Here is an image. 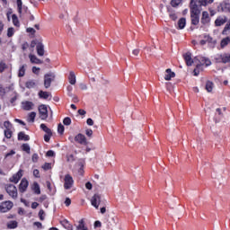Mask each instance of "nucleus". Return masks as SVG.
Masks as SVG:
<instances>
[{
	"mask_svg": "<svg viewBox=\"0 0 230 230\" xmlns=\"http://www.w3.org/2000/svg\"><path fill=\"white\" fill-rule=\"evenodd\" d=\"M214 60L217 64H230V53L224 52L217 54Z\"/></svg>",
	"mask_w": 230,
	"mask_h": 230,
	"instance_id": "nucleus-1",
	"label": "nucleus"
},
{
	"mask_svg": "<svg viewBox=\"0 0 230 230\" xmlns=\"http://www.w3.org/2000/svg\"><path fill=\"white\" fill-rule=\"evenodd\" d=\"M4 190L9 195V197L13 198V200H16L17 197H19V194L17 192V187L12 183H7L4 185Z\"/></svg>",
	"mask_w": 230,
	"mask_h": 230,
	"instance_id": "nucleus-2",
	"label": "nucleus"
},
{
	"mask_svg": "<svg viewBox=\"0 0 230 230\" xmlns=\"http://www.w3.org/2000/svg\"><path fill=\"white\" fill-rule=\"evenodd\" d=\"M190 21L193 26L200 22V9H190Z\"/></svg>",
	"mask_w": 230,
	"mask_h": 230,
	"instance_id": "nucleus-3",
	"label": "nucleus"
},
{
	"mask_svg": "<svg viewBox=\"0 0 230 230\" xmlns=\"http://www.w3.org/2000/svg\"><path fill=\"white\" fill-rule=\"evenodd\" d=\"M13 208V202L7 200L0 204V213H8Z\"/></svg>",
	"mask_w": 230,
	"mask_h": 230,
	"instance_id": "nucleus-4",
	"label": "nucleus"
},
{
	"mask_svg": "<svg viewBox=\"0 0 230 230\" xmlns=\"http://www.w3.org/2000/svg\"><path fill=\"white\" fill-rule=\"evenodd\" d=\"M64 181L65 190H71L73 188V184H75V180H73V176H71V174H66Z\"/></svg>",
	"mask_w": 230,
	"mask_h": 230,
	"instance_id": "nucleus-5",
	"label": "nucleus"
},
{
	"mask_svg": "<svg viewBox=\"0 0 230 230\" xmlns=\"http://www.w3.org/2000/svg\"><path fill=\"white\" fill-rule=\"evenodd\" d=\"M198 60V64L201 66L204 67V66H206V67H208V66H211V60H209V58H204V57H196L194 58V61L197 62Z\"/></svg>",
	"mask_w": 230,
	"mask_h": 230,
	"instance_id": "nucleus-6",
	"label": "nucleus"
},
{
	"mask_svg": "<svg viewBox=\"0 0 230 230\" xmlns=\"http://www.w3.org/2000/svg\"><path fill=\"white\" fill-rule=\"evenodd\" d=\"M55 80V75L53 74H46L44 75V86L46 89H49L51 87V82Z\"/></svg>",
	"mask_w": 230,
	"mask_h": 230,
	"instance_id": "nucleus-7",
	"label": "nucleus"
},
{
	"mask_svg": "<svg viewBox=\"0 0 230 230\" xmlns=\"http://www.w3.org/2000/svg\"><path fill=\"white\" fill-rule=\"evenodd\" d=\"M204 0H190V10H199V6H208V4H203Z\"/></svg>",
	"mask_w": 230,
	"mask_h": 230,
	"instance_id": "nucleus-8",
	"label": "nucleus"
},
{
	"mask_svg": "<svg viewBox=\"0 0 230 230\" xmlns=\"http://www.w3.org/2000/svg\"><path fill=\"white\" fill-rule=\"evenodd\" d=\"M75 143H78L79 145H84V146H87V145L89 144L87 142V138L85 137V135L84 134H77L75 137Z\"/></svg>",
	"mask_w": 230,
	"mask_h": 230,
	"instance_id": "nucleus-9",
	"label": "nucleus"
},
{
	"mask_svg": "<svg viewBox=\"0 0 230 230\" xmlns=\"http://www.w3.org/2000/svg\"><path fill=\"white\" fill-rule=\"evenodd\" d=\"M101 202H102V196H100V194H94L92 197L91 204H92V206H93V208L95 209H98V208H100V203Z\"/></svg>",
	"mask_w": 230,
	"mask_h": 230,
	"instance_id": "nucleus-10",
	"label": "nucleus"
},
{
	"mask_svg": "<svg viewBox=\"0 0 230 230\" xmlns=\"http://www.w3.org/2000/svg\"><path fill=\"white\" fill-rule=\"evenodd\" d=\"M200 22H201V24H203V26H208V24H209V22H211V17H209V13H208V11L202 12Z\"/></svg>",
	"mask_w": 230,
	"mask_h": 230,
	"instance_id": "nucleus-11",
	"label": "nucleus"
},
{
	"mask_svg": "<svg viewBox=\"0 0 230 230\" xmlns=\"http://www.w3.org/2000/svg\"><path fill=\"white\" fill-rule=\"evenodd\" d=\"M40 119H48V107L44 104L39 106Z\"/></svg>",
	"mask_w": 230,
	"mask_h": 230,
	"instance_id": "nucleus-12",
	"label": "nucleus"
},
{
	"mask_svg": "<svg viewBox=\"0 0 230 230\" xmlns=\"http://www.w3.org/2000/svg\"><path fill=\"white\" fill-rule=\"evenodd\" d=\"M227 22V16L226 15H219L217 17V19L214 22V24L216 27L224 26Z\"/></svg>",
	"mask_w": 230,
	"mask_h": 230,
	"instance_id": "nucleus-13",
	"label": "nucleus"
},
{
	"mask_svg": "<svg viewBox=\"0 0 230 230\" xmlns=\"http://www.w3.org/2000/svg\"><path fill=\"white\" fill-rule=\"evenodd\" d=\"M28 186H30V182L26 178H23L19 184L20 193H25L26 190H28Z\"/></svg>",
	"mask_w": 230,
	"mask_h": 230,
	"instance_id": "nucleus-14",
	"label": "nucleus"
},
{
	"mask_svg": "<svg viewBox=\"0 0 230 230\" xmlns=\"http://www.w3.org/2000/svg\"><path fill=\"white\" fill-rule=\"evenodd\" d=\"M22 179V170H20L15 174H13L10 179V182H13L14 184H17L19 182V180Z\"/></svg>",
	"mask_w": 230,
	"mask_h": 230,
	"instance_id": "nucleus-15",
	"label": "nucleus"
},
{
	"mask_svg": "<svg viewBox=\"0 0 230 230\" xmlns=\"http://www.w3.org/2000/svg\"><path fill=\"white\" fill-rule=\"evenodd\" d=\"M35 104L30 101H25L22 102V108L23 111H32Z\"/></svg>",
	"mask_w": 230,
	"mask_h": 230,
	"instance_id": "nucleus-16",
	"label": "nucleus"
},
{
	"mask_svg": "<svg viewBox=\"0 0 230 230\" xmlns=\"http://www.w3.org/2000/svg\"><path fill=\"white\" fill-rule=\"evenodd\" d=\"M183 58L185 60L186 66H193V58H191V53L187 52L183 55Z\"/></svg>",
	"mask_w": 230,
	"mask_h": 230,
	"instance_id": "nucleus-17",
	"label": "nucleus"
},
{
	"mask_svg": "<svg viewBox=\"0 0 230 230\" xmlns=\"http://www.w3.org/2000/svg\"><path fill=\"white\" fill-rule=\"evenodd\" d=\"M172 78H175V74L174 72H172L171 68H167L165 70V75H164V80L170 81Z\"/></svg>",
	"mask_w": 230,
	"mask_h": 230,
	"instance_id": "nucleus-18",
	"label": "nucleus"
},
{
	"mask_svg": "<svg viewBox=\"0 0 230 230\" xmlns=\"http://www.w3.org/2000/svg\"><path fill=\"white\" fill-rule=\"evenodd\" d=\"M36 51L39 57H44V44H42V42H38Z\"/></svg>",
	"mask_w": 230,
	"mask_h": 230,
	"instance_id": "nucleus-19",
	"label": "nucleus"
},
{
	"mask_svg": "<svg viewBox=\"0 0 230 230\" xmlns=\"http://www.w3.org/2000/svg\"><path fill=\"white\" fill-rule=\"evenodd\" d=\"M18 141H30V137L24 131H21L18 133Z\"/></svg>",
	"mask_w": 230,
	"mask_h": 230,
	"instance_id": "nucleus-20",
	"label": "nucleus"
},
{
	"mask_svg": "<svg viewBox=\"0 0 230 230\" xmlns=\"http://www.w3.org/2000/svg\"><path fill=\"white\" fill-rule=\"evenodd\" d=\"M6 227L7 229H17V227H19V223L15 220L9 221L6 224Z\"/></svg>",
	"mask_w": 230,
	"mask_h": 230,
	"instance_id": "nucleus-21",
	"label": "nucleus"
},
{
	"mask_svg": "<svg viewBox=\"0 0 230 230\" xmlns=\"http://www.w3.org/2000/svg\"><path fill=\"white\" fill-rule=\"evenodd\" d=\"M60 224L65 227V229L73 230V225H71L67 219H63L60 221Z\"/></svg>",
	"mask_w": 230,
	"mask_h": 230,
	"instance_id": "nucleus-22",
	"label": "nucleus"
},
{
	"mask_svg": "<svg viewBox=\"0 0 230 230\" xmlns=\"http://www.w3.org/2000/svg\"><path fill=\"white\" fill-rule=\"evenodd\" d=\"M29 58L30 61L31 62V64H42V60H40L39 58H37V56L35 55H29Z\"/></svg>",
	"mask_w": 230,
	"mask_h": 230,
	"instance_id": "nucleus-23",
	"label": "nucleus"
},
{
	"mask_svg": "<svg viewBox=\"0 0 230 230\" xmlns=\"http://www.w3.org/2000/svg\"><path fill=\"white\" fill-rule=\"evenodd\" d=\"M68 81L71 85H75V84H76V75H75V72L71 71L69 73Z\"/></svg>",
	"mask_w": 230,
	"mask_h": 230,
	"instance_id": "nucleus-24",
	"label": "nucleus"
},
{
	"mask_svg": "<svg viewBox=\"0 0 230 230\" xmlns=\"http://www.w3.org/2000/svg\"><path fill=\"white\" fill-rule=\"evenodd\" d=\"M204 39L205 40H201L199 41L200 46H206L207 42H209V43L213 42V38H211V36L209 35H205Z\"/></svg>",
	"mask_w": 230,
	"mask_h": 230,
	"instance_id": "nucleus-25",
	"label": "nucleus"
},
{
	"mask_svg": "<svg viewBox=\"0 0 230 230\" xmlns=\"http://www.w3.org/2000/svg\"><path fill=\"white\" fill-rule=\"evenodd\" d=\"M220 7L222 12H228L230 13V3L223 2L220 4Z\"/></svg>",
	"mask_w": 230,
	"mask_h": 230,
	"instance_id": "nucleus-26",
	"label": "nucleus"
},
{
	"mask_svg": "<svg viewBox=\"0 0 230 230\" xmlns=\"http://www.w3.org/2000/svg\"><path fill=\"white\" fill-rule=\"evenodd\" d=\"M31 190L35 193V195H40V186L37 181H34Z\"/></svg>",
	"mask_w": 230,
	"mask_h": 230,
	"instance_id": "nucleus-27",
	"label": "nucleus"
},
{
	"mask_svg": "<svg viewBox=\"0 0 230 230\" xmlns=\"http://www.w3.org/2000/svg\"><path fill=\"white\" fill-rule=\"evenodd\" d=\"M200 71H204V66H202V65H196V67L194 68V76H199V75H200Z\"/></svg>",
	"mask_w": 230,
	"mask_h": 230,
	"instance_id": "nucleus-28",
	"label": "nucleus"
},
{
	"mask_svg": "<svg viewBox=\"0 0 230 230\" xmlns=\"http://www.w3.org/2000/svg\"><path fill=\"white\" fill-rule=\"evenodd\" d=\"M186 28V18H181L178 21V30H184Z\"/></svg>",
	"mask_w": 230,
	"mask_h": 230,
	"instance_id": "nucleus-29",
	"label": "nucleus"
},
{
	"mask_svg": "<svg viewBox=\"0 0 230 230\" xmlns=\"http://www.w3.org/2000/svg\"><path fill=\"white\" fill-rule=\"evenodd\" d=\"M12 21H13V26H15L16 28H19L21 26V22H19V18L17 17V14L12 15Z\"/></svg>",
	"mask_w": 230,
	"mask_h": 230,
	"instance_id": "nucleus-30",
	"label": "nucleus"
},
{
	"mask_svg": "<svg viewBox=\"0 0 230 230\" xmlns=\"http://www.w3.org/2000/svg\"><path fill=\"white\" fill-rule=\"evenodd\" d=\"M230 43V36H227L226 38H224L221 42H220V47L222 49L226 48V46H227V44Z\"/></svg>",
	"mask_w": 230,
	"mask_h": 230,
	"instance_id": "nucleus-31",
	"label": "nucleus"
},
{
	"mask_svg": "<svg viewBox=\"0 0 230 230\" xmlns=\"http://www.w3.org/2000/svg\"><path fill=\"white\" fill-rule=\"evenodd\" d=\"M39 96L43 100H48V98L50 96V93L49 92L40 91Z\"/></svg>",
	"mask_w": 230,
	"mask_h": 230,
	"instance_id": "nucleus-32",
	"label": "nucleus"
},
{
	"mask_svg": "<svg viewBox=\"0 0 230 230\" xmlns=\"http://www.w3.org/2000/svg\"><path fill=\"white\" fill-rule=\"evenodd\" d=\"M26 66L22 65L20 69H19V73H18V76L19 78H22V76H24V75H26Z\"/></svg>",
	"mask_w": 230,
	"mask_h": 230,
	"instance_id": "nucleus-33",
	"label": "nucleus"
},
{
	"mask_svg": "<svg viewBox=\"0 0 230 230\" xmlns=\"http://www.w3.org/2000/svg\"><path fill=\"white\" fill-rule=\"evenodd\" d=\"M22 152H26V154H31V148L29 144H22Z\"/></svg>",
	"mask_w": 230,
	"mask_h": 230,
	"instance_id": "nucleus-34",
	"label": "nucleus"
},
{
	"mask_svg": "<svg viewBox=\"0 0 230 230\" xmlns=\"http://www.w3.org/2000/svg\"><path fill=\"white\" fill-rule=\"evenodd\" d=\"M40 128L41 130H43V132H45L46 134H53V132H51V129L49 128H48V126H46V124L42 123L40 124Z\"/></svg>",
	"mask_w": 230,
	"mask_h": 230,
	"instance_id": "nucleus-35",
	"label": "nucleus"
},
{
	"mask_svg": "<svg viewBox=\"0 0 230 230\" xmlns=\"http://www.w3.org/2000/svg\"><path fill=\"white\" fill-rule=\"evenodd\" d=\"M170 4L172 8H177V6L182 4V0H171Z\"/></svg>",
	"mask_w": 230,
	"mask_h": 230,
	"instance_id": "nucleus-36",
	"label": "nucleus"
},
{
	"mask_svg": "<svg viewBox=\"0 0 230 230\" xmlns=\"http://www.w3.org/2000/svg\"><path fill=\"white\" fill-rule=\"evenodd\" d=\"M37 117V113L35 111H31L29 114L28 121L30 123H33L35 121V118Z\"/></svg>",
	"mask_w": 230,
	"mask_h": 230,
	"instance_id": "nucleus-37",
	"label": "nucleus"
},
{
	"mask_svg": "<svg viewBox=\"0 0 230 230\" xmlns=\"http://www.w3.org/2000/svg\"><path fill=\"white\" fill-rule=\"evenodd\" d=\"M206 90L208 91V93H211L213 91V82L208 81L206 83Z\"/></svg>",
	"mask_w": 230,
	"mask_h": 230,
	"instance_id": "nucleus-38",
	"label": "nucleus"
},
{
	"mask_svg": "<svg viewBox=\"0 0 230 230\" xmlns=\"http://www.w3.org/2000/svg\"><path fill=\"white\" fill-rule=\"evenodd\" d=\"M17 6H18V13L22 15V0H17Z\"/></svg>",
	"mask_w": 230,
	"mask_h": 230,
	"instance_id": "nucleus-39",
	"label": "nucleus"
},
{
	"mask_svg": "<svg viewBox=\"0 0 230 230\" xmlns=\"http://www.w3.org/2000/svg\"><path fill=\"white\" fill-rule=\"evenodd\" d=\"M230 30V19L223 29L222 35H227V31Z\"/></svg>",
	"mask_w": 230,
	"mask_h": 230,
	"instance_id": "nucleus-40",
	"label": "nucleus"
},
{
	"mask_svg": "<svg viewBox=\"0 0 230 230\" xmlns=\"http://www.w3.org/2000/svg\"><path fill=\"white\" fill-rule=\"evenodd\" d=\"M5 69H8V66L4 61H0V73H4Z\"/></svg>",
	"mask_w": 230,
	"mask_h": 230,
	"instance_id": "nucleus-41",
	"label": "nucleus"
},
{
	"mask_svg": "<svg viewBox=\"0 0 230 230\" xmlns=\"http://www.w3.org/2000/svg\"><path fill=\"white\" fill-rule=\"evenodd\" d=\"M25 87H27V89H33V87H35V82L33 80L27 81Z\"/></svg>",
	"mask_w": 230,
	"mask_h": 230,
	"instance_id": "nucleus-42",
	"label": "nucleus"
},
{
	"mask_svg": "<svg viewBox=\"0 0 230 230\" xmlns=\"http://www.w3.org/2000/svg\"><path fill=\"white\" fill-rule=\"evenodd\" d=\"M4 136L7 139H12V136H13L12 129L10 128L4 129Z\"/></svg>",
	"mask_w": 230,
	"mask_h": 230,
	"instance_id": "nucleus-43",
	"label": "nucleus"
},
{
	"mask_svg": "<svg viewBox=\"0 0 230 230\" xmlns=\"http://www.w3.org/2000/svg\"><path fill=\"white\" fill-rule=\"evenodd\" d=\"M169 17L171 21H177V13L175 12H171Z\"/></svg>",
	"mask_w": 230,
	"mask_h": 230,
	"instance_id": "nucleus-44",
	"label": "nucleus"
},
{
	"mask_svg": "<svg viewBox=\"0 0 230 230\" xmlns=\"http://www.w3.org/2000/svg\"><path fill=\"white\" fill-rule=\"evenodd\" d=\"M42 169L45 170V172H48V170H51V164L49 163H45L42 165Z\"/></svg>",
	"mask_w": 230,
	"mask_h": 230,
	"instance_id": "nucleus-45",
	"label": "nucleus"
},
{
	"mask_svg": "<svg viewBox=\"0 0 230 230\" xmlns=\"http://www.w3.org/2000/svg\"><path fill=\"white\" fill-rule=\"evenodd\" d=\"M64 130H65L64 125L58 124V134H61V135L64 134Z\"/></svg>",
	"mask_w": 230,
	"mask_h": 230,
	"instance_id": "nucleus-46",
	"label": "nucleus"
},
{
	"mask_svg": "<svg viewBox=\"0 0 230 230\" xmlns=\"http://www.w3.org/2000/svg\"><path fill=\"white\" fill-rule=\"evenodd\" d=\"M51 136H53V133L45 134V135H44V141H45L46 143H49V139H51Z\"/></svg>",
	"mask_w": 230,
	"mask_h": 230,
	"instance_id": "nucleus-47",
	"label": "nucleus"
},
{
	"mask_svg": "<svg viewBox=\"0 0 230 230\" xmlns=\"http://www.w3.org/2000/svg\"><path fill=\"white\" fill-rule=\"evenodd\" d=\"M63 124H64V125H66V126L71 125V118H69V117L65 118V119H63Z\"/></svg>",
	"mask_w": 230,
	"mask_h": 230,
	"instance_id": "nucleus-48",
	"label": "nucleus"
},
{
	"mask_svg": "<svg viewBox=\"0 0 230 230\" xmlns=\"http://www.w3.org/2000/svg\"><path fill=\"white\" fill-rule=\"evenodd\" d=\"M32 163H38L39 161V155L37 153H34L31 157Z\"/></svg>",
	"mask_w": 230,
	"mask_h": 230,
	"instance_id": "nucleus-49",
	"label": "nucleus"
},
{
	"mask_svg": "<svg viewBox=\"0 0 230 230\" xmlns=\"http://www.w3.org/2000/svg\"><path fill=\"white\" fill-rule=\"evenodd\" d=\"M6 94V89L3 87V84H0V96H4Z\"/></svg>",
	"mask_w": 230,
	"mask_h": 230,
	"instance_id": "nucleus-50",
	"label": "nucleus"
},
{
	"mask_svg": "<svg viewBox=\"0 0 230 230\" xmlns=\"http://www.w3.org/2000/svg\"><path fill=\"white\" fill-rule=\"evenodd\" d=\"M46 156H47V157H55V151H53V150H49V151L46 153Z\"/></svg>",
	"mask_w": 230,
	"mask_h": 230,
	"instance_id": "nucleus-51",
	"label": "nucleus"
},
{
	"mask_svg": "<svg viewBox=\"0 0 230 230\" xmlns=\"http://www.w3.org/2000/svg\"><path fill=\"white\" fill-rule=\"evenodd\" d=\"M33 175L34 177H36L37 179H40V172L38 169H35L33 171Z\"/></svg>",
	"mask_w": 230,
	"mask_h": 230,
	"instance_id": "nucleus-52",
	"label": "nucleus"
},
{
	"mask_svg": "<svg viewBox=\"0 0 230 230\" xmlns=\"http://www.w3.org/2000/svg\"><path fill=\"white\" fill-rule=\"evenodd\" d=\"M7 37H13V28H9L7 30Z\"/></svg>",
	"mask_w": 230,
	"mask_h": 230,
	"instance_id": "nucleus-53",
	"label": "nucleus"
},
{
	"mask_svg": "<svg viewBox=\"0 0 230 230\" xmlns=\"http://www.w3.org/2000/svg\"><path fill=\"white\" fill-rule=\"evenodd\" d=\"M85 134L88 137H93V129L91 128L86 129Z\"/></svg>",
	"mask_w": 230,
	"mask_h": 230,
	"instance_id": "nucleus-54",
	"label": "nucleus"
},
{
	"mask_svg": "<svg viewBox=\"0 0 230 230\" xmlns=\"http://www.w3.org/2000/svg\"><path fill=\"white\" fill-rule=\"evenodd\" d=\"M215 0H203L202 4H213Z\"/></svg>",
	"mask_w": 230,
	"mask_h": 230,
	"instance_id": "nucleus-55",
	"label": "nucleus"
},
{
	"mask_svg": "<svg viewBox=\"0 0 230 230\" xmlns=\"http://www.w3.org/2000/svg\"><path fill=\"white\" fill-rule=\"evenodd\" d=\"M86 123L89 127H93V125H94V121L91 118L87 119Z\"/></svg>",
	"mask_w": 230,
	"mask_h": 230,
	"instance_id": "nucleus-56",
	"label": "nucleus"
},
{
	"mask_svg": "<svg viewBox=\"0 0 230 230\" xmlns=\"http://www.w3.org/2000/svg\"><path fill=\"white\" fill-rule=\"evenodd\" d=\"M79 87L81 91H87V84H80Z\"/></svg>",
	"mask_w": 230,
	"mask_h": 230,
	"instance_id": "nucleus-57",
	"label": "nucleus"
},
{
	"mask_svg": "<svg viewBox=\"0 0 230 230\" xmlns=\"http://www.w3.org/2000/svg\"><path fill=\"white\" fill-rule=\"evenodd\" d=\"M79 166H80V169H79V173H81V175L84 174V163H79Z\"/></svg>",
	"mask_w": 230,
	"mask_h": 230,
	"instance_id": "nucleus-58",
	"label": "nucleus"
},
{
	"mask_svg": "<svg viewBox=\"0 0 230 230\" xmlns=\"http://www.w3.org/2000/svg\"><path fill=\"white\" fill-rule=\"evenodd\" d=\"M86 190H93V183L91 181H88L85 183Z\"/></svg>",
	"mask_w": 230,
	"mask_h": 230,
	"instance_id": "nucleus-59",
	"label": "nucleus"
},
{
	"mask_svg": "<svg viewBox=\"0 0 230 230\" xmlns=\"http://www.w3.org/2000/svg\"><path fill=\"white\" fill-rule=\"evenodd\" d=\"M39 71H40V67H37V66L32 67V73H34L35 75H39Z\"/></svg>",
	"mask_w": 230,
	"mask_h": 230,
	"instance_id": "nucleus-60",
	"label": "nucleus"
},
{
	"mask_svg": "<svg viewBox=\"0 0 230 230\" xmlns=\"http://www.w3.org/2000/svg\"><path fill=\"white\" fill-rule=\"evenodd\" d=\"M4 127H5L6 129H8V128H10V127H12V124L10 123V121H4Z\"/></svg>",
	"mask_w": 230,
	"mask_h": 230,
	"instance_id": "nucleus-61",
	"label": "nucleus"
},
{
	"mask_svg": "<svg viewBox=\"0 0 230 230\" xmlns=\"http://www.w3.org/2000/svg\"><path fill=\"white\" fill-rule=\"evenodd\" d=\"M43 215H44V211L42 209H40V212H39V217H40V220H44Z\"/></svg>",
	"mask_w": 230,
	"mask_h": 230,
	"instance_id": "nucleus-62",
	"label": "nucleus"
},
{
	"mask_svg": "<svg viewBox=\"0 0 230 230\" xmlns=\"http://www.w3.org/2000/svg\"><path fill=\"white\" fill-rule=\"evenodd\" d=\"M65 204H66V207L71 206V199L66 198V200H65Z\"/></svg>",
	"mask_w": 230,
	"mask_h": 230,
	"instance_id": "nucleus-63",
	"label": "nucleus"
},
{
	"mask_svg": "<svg viewBox=\"0 0 230 230\" xmlns=\"http://www.w3.org/2000/svg\"><path fill=\"white\" fill-rule=\"evenodd\" d=\"M94 227H102V222H100V221H95V222H94Z\"/></svg>",
	"mask_w": 230,
	"mask_h": 230,
	"instance_id": "nucleus-64",
	"label": "nucleus"
}]
</instances>
